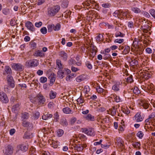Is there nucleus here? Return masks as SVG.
Listing matches in <instances>:
<instances>
[{
	"mask_svg": "<svg viewBox=\"0 0 155 155\" xmlns=\"http://www.w3.org/2000/svg\"><path fill=\"white\" fill-rule=\"evenodd\" d=\"M74 149L77 150L78 151H81L83 149L81 145L80 144L74 145Z\"/></svg>",
	"mask_w": 155,
	"mask_h": 155,
	"instance_id": "20",
	"label": "nucleus"
},
{
	"mask_svg": "<svg viewBox=\"0 0 155 155\" xmlns=\"http://www.w3.org/2000/svg\"><path fill=\"white\" fill-rule=\"evenodd\" d=\"M124 34H122V33L120 31H117L115 34V36L116 37H117L119 36L123 37L124 36Z\"/></svg>",
	"mask_w": 155,
	"mask_h": 155,
	"instance_id": "50",
	"label": "nucleus"
},
{
	"mask_svg": "<svg viewBox=\"0 0 155 155\" xmlns=\"http://www.w3.org/2000/svg\"><path fill=\"white\" fill-rule=\"evenodd\" d=\"M60 9V6L58 5H54L48 9V13L49 16H54L59 11Z\"/></svg>",
	"mask_w": 155,
	"mask_h": 155,
	"instance_id": "1",
	"label": "nucleus"
},
{
	"mask_svg": "<svg viewBox=\"0 0 155 155\" xmlns=\"http://www.w3.org/2000/svg\"><path fill=\"white\" fill-rule=\"evenodd\" d=\"M136 121L137 122L141 121L143 120V118L141 117V115L139 113H137L135 116Z\"/></svg>",
	"mask_w": 155,
	"mask_h": 155,
	"instance_id": "18",
	"label": "nucleus"
},
{
	"mask_svg": "<svg viewBox=\"0 0 155 155\" xmlns=\"http://www.w3.org/2000/svg\"><path fill=\"white\" fill-rule=\"evenodd\" d=\"M13 148L12 146L10 145L7 146L4 152V155H11L13 153Z\"/></svg>",
	"mask_w": 155,
	"mask_h": 155,
	"instance_id": "7",
	"label": "nucleus"
},
{
	"mask_svg": "<svg viewBox=\"0 0 155 155\" xmlns=\"http://www.w3.org/2000/svg\"><path fill=\"white\" fill-rule=\"evenodd\" d=\"M82 132L85 133L91 136H93L95 135V133L93 131H92L91 130L88 129L87 128L82 129Z\"/></svg>",
	"mask_w": 155,
	"mask_h": 155,
	"instance_id": "13",
	"label": "nucleus"
},
{
	"mask_svg": "<svg viewBox=\"0 0 155 155\" xmlns=\"http://www.w3.org/2000/svg\"><path fill=\"white\" fill-rule=\"evenodd\" d=\"M125 79L126 80L125 81L127 82V83H131L134 81V80L133 79V76L131 75H130L127 78H125Z\"/></svg>",
	"mask_w": 155,
	"mask_h": 155,
	"instance_id": "27",
	"label": "nucleus"
},
{
	"mask_svg": "<svg viewBox=\"0 0 155 155\" xmlns=\"http://www.w3.org/2000/svg\"><path fill=\"white\" fill-rule=\"evenodd\" d=\"M25 26L29 30L32 32H33L35 31V28L32 23L29 21H27L25 23Z\"/></svg>",
	"mask_w": 155,
	"mask_h": 155,
	"instance_id": "9",
	"label": "nucleus"
},
{
	"mask_svg": "<svg viewBox=\"0 0 155 155\" xmlns=\"http://www.w3.org/2000/svg\"><path fill=\"white\" fill-rule=\"evenodd\" d=\"M60 24L59 23H58L55 26L54 25V27H53V29L55 31H58L60 29Z\"/></svg>",
	"mask_w": 155,
	"mask_h": 155,
	"instance_id": "39",
	"label": "nucleus"
},
{
	"mask_svg": "<svg viewBox=\"0 0 155 155\" xmlns=\"http://www.w3.org/2000/svg\"><path fill=\"white\" fill-rule=\"evenodd\" d=\"M58 136L59 137L61 136L64 133V131L61 129H59L57 130Z\"/></svg>",
	"mask_w": 155,
	"mask_h": 155,
	"instance_id": "48",
	"label": "nucleus"
},
{
	"mask_svg": "<svg viewBox=\"0 0 155 155\" xmlns=\"http://www.w3.org/2000/svg\"><path fill=\"white\" fill-rule=\"evenodd\" d=\"M27 62L28 63L29 66H37L35 61L34 60L28 61Z\"/></svg>",
	"mask_w": 155,
	"mask_h": 155,
	"instance_id": "31",
	"label": "nucleus"
},
{
	"mask_svg": "<svg viewBox=\"0 0 155 155\" xmlns=\"http://www.w3.org/2000/svg\"><path fill=\"white\" fill-rule=\"evenodd\" d=\"M21 117L24 119H28L29 117V114L27 112H24L22 114Z\"/></svg>",
	"mask_w": 155,
	"mask_h": 155,
	"instance_id": "36",
	"label": "nucleus"
},
{
	"mask_svg": "<svg viewBox=\"0 0 155 155\" xmlns=\"http://www.w3.org/2000/svg\"><path fill=\"white\" fill-rule=\"evenodd\" d=\"M59 56L61 58V59L64 61H66L68 58L67 54L64 51H61L59 52Z\"/></svg>",
	"mask_w": 155,
	"mask_h": 155,
	"instance_id": "12",
	"label": "nucleus"
},
{
	"mask_svg": "<svg viewBox=\"0 0 155 155\" xmlns=\"http://www.w3.org/2000/svg\"><path fill=\"white\" fill-rule=\"evenodd\" d=\"M132 145L134 148L138 149H140V142H135L133 143Z\"/></svg>",
	"mask_w": 155,
	"mask_h": 155,
	"instance_id": "29",
	"label": "nucleus"
},
{
	"mask_svg": "<svg viewBox=\"0 0 155 155\" xmlns=\"http://www.w3.org/2000/svg\"><path fill=\"white\" fill-rule=\"evenodd\" d=\"M144 135L143 132L142 131H139L137 134V136L140 139H141Z\"/></svg>",
	"mask_w": 155,
	"mask_h": 155,
	"instance_id": "49",
	"label": "nucleus"
},
{
	"mask_svg": "<svg viewBox=\"0 0 155 155\" xmlns=\"http://www.w3.org/2000/svg\"><path fill=\"white\" fill-rule=\"evenodd\" d=\"M20 105L19 103H18L14 105L12 108V110L15 111L18 110L19 109Z\"/></svg>",
	"mask_w": 155,
	"mask_h": 155,
	"instance_id": "32",
	"label": "nucleus"
},
{
	"mask_svg": "<svg viewBox=\"0 0 155 155\" xmlns=\"http://www.w3.org/2000/svg\"><path fill=\"white\" fill-rule=\"evenodd\" d=\"M149 118L152 121H153L155 120V113H152L149 116Z\"/></svg>",
	"mask_w": 155,
	"mask_h": 155,
	"instance_id": "44",
	"label": "nucleus"
},
{
	"mask_svg": "<svg viewBox=\"0 0 155 155\" xmlns=\"http://www.w3.org/2000/svg\"><path fill=\"white\" fill-rule=\"evenodd\" d=\"M85 118L87 120L91 121H94V116H93L91 114H89L86 116Z\"/></svg>",
	"mask_w": 155,
	"mask_h": 155,
	"instance_id": "28",
	"label": "nucleus"
},
{
	"mask_svg": "<svg viewBox=\"0 0 155 155\" xmlns=\"http://www.w3.org/2000/svg\"><path fill=\"white\" fill-rule=\"evenodd\" d=\"M40 116V113L38 112H35L33 115V117L35 119H38Z\"/></svg>",
	"mask_w": 155,
	"mask_h": 155,
	"instance_id": "55",
	"label": "nucleus"
},
{
	"mask_svg": "<svg viewBox=\"0 0 155 155\" xmlns=\"http://www.w3.org/2000/svg\"><path fill=\"white\" fill-rule=\"evenodd\" d=\"M116 111V108L115 107H113L112 108L110 109L109 110H107L108 114H111L114 116L115 115Z\"/></svg>",
	"mask_w": 155,
	"mask_h": 155,
	"instance_id": "17",
	"label": "nucleus"
},
{
	"mask_svg": "<svg viewBox=\"0 0 155 155\" xmlns=\"http://www.w3.org/2000/svg\"><path fill=\"white\" fill-rule=\"evenodd\" d=\"M56 75L53 73V74H51L49 77V78L50 79V82L51 83L53 84L55 81Z\"/></svg>",
	"mask_w": 155,
	"mask_h": 155,
	"instance_id": "21",
	"label": "nucleus"
},
{
	"mask_svg": "<svg viewBox=\"0 0 155 155\" xmlns=\"http://www.w3.org/2000/svg\"><path fill=\"white\" fill-rule=\"evenodd\" d=\"M30 45L31 46V48L33 49H34L36 48V44L33 41H31Z\"/></svg>",
	"mask_w": 155,
	"mask_h": 155,
	"instance_id": "40",
	"label": "nucleus"
},
{
	"mask_svg": "<svg viewBox=\"0 0 155 155\" xmlns=\"http://www.w3.org/2000/svg\"><path fill=\"white\" fill-rule=\"evenodd\" d=\"M152 121H153L152 120L149 118L148 117V118L145 121V125H149L150 122Z\"/></svg>",
	"mask_w": 155,
	"mask_h": 155,
	"instance_id": "63",
	"label": "nucleus"
},
{
	"mask_svg": "<svg viewBox=\"0 0 155 155\" xmlns=\"http://www.w3.org/2000/svg\"><path fill=\"white\" fill-rule=\"evenodd\" d=\"M22 121V125L25 127L28 128L32 126V124L30 122L24 120Z\"/></svg>",
	"mask_w": 155,
	"mask_h": 155,
	"instance_id": "16",
	"label": "nucleus"
},
{
	"mask_svg": "<svg viewBox=\"0 0 155 155\" xmlns=\"http://www.w3.org/2000/svg\"><path fill=\"white\" fill-rule=\"evenodd\" d=\"M7 79L9 85L12 88H14L15 87L14 81L12 76L11 74H8L7 77Z\"/></svg>",
	"mask_w": 155,
	"mask_h": 155,
	"instance_id": "5",
	"label": "nucleus"
},
{
	"mask_svg": "<svg viewBox=\"0 0 155 155\" xmlns=\"http://www.w3.org/2000/svg\"><path fill=\"white\" fill-rule=\"evenodd\" d=\"M12 68L13 69L16 71H21L22 70V66L19 63H13L12 64Z\"/></svg>",
	"mask_w": 155,
	"mask_h": 155,
	"instance_id": "6",
	"label": "nucleus"
},
{
	"mask_svg": "<svg viewBox=\"0 0 155 155\" xmlns=\"http://www.w3.org/2000/svg\"><path fill=\"white\" fill-rule=\"evenodd\" d=\"M34 55L36 57H43L45 56V53L41 50H37L34 53Z\"/></svg>",
	"mask_w": 155,
	"mask_h": 155,
	"instance_id": "11",
	"label": "nucleus"
},
{
	"mask_svg": "<svg viewBox=\"0 0 155 155\" xmlns=\"http://www.w3.org/2000/svg\"><path fill=\"white\" fill-rule=\"evenodd\" d=\"M42 23L41 21H39L38 22H36L35 24V26L37 28H39L42 26Z\"/></svg>",
	"mask_w": 155,
	"mask_h": 155,
	"instance_id": "62",
	"label": "nucleus"
},
{
	"mask_svg": "<svg viewBox=\"0 0 155 155\" xmlns=\"http://www.w3.org/2000/svg\"><path fill=\"white\" fill-rule=\"evenodd\" d=\"M103 39V35L100 33L98 34V35L96 37V40L97 42H99Z\"/></svg>",
	"mask_w": 155,
	"mask_h": 155,
	"instance_id": "35",
	"label": "nucleus"
},
{
	"mask_svg": "<svg viewBox=\"0 0 155 155\" xmlns=\"http://www.w3.org/2000/svg\"><path fill=\"white\" fill-rule=\"evenodd\" d=\"M149 12L150 15L155 19V10L152 9L150 10Z\"/></svg>",
	"mask_w": 155,
	"mask_h": 155,
	"instance_id": "57",
	"label": "nucleus"
},
{
	"mask_svg": "<svg viewBox=\"0 0 155 155\" xmlns=\"http://www.w3.org/2000/svg\"><path fill=\"white\" fill-rule=\"evenodd\" d=\"M52 144L54 147L56 148L58 147L59 143L57 141L53 140L52 141Z\"/></svg>",
	"mask_w": 155,
	"mask_h": 155,
	"instance_id": "45",
	"label": "nucleus"
},
{
	"mask_svg": "<svg viewBox=\"0 0 155 155\" xmlns=\"http://www.w3.org/2000/svg\"><path fill=\"white\" fill-rule=\"evenodd\" d=\"M120 10H116L114 13L113 15L115 17H118L119 18V15L120 14Z\"/></svg>",
	"mask_w": 155,
	"mask_h": 155,
	"instance_id": "61",
	"label": "nucleus"
},
{
	"mask_svg": "<svg viewBox=\"0 0 155 155\" xmlns=\"http://www.w3.org/2000/svg\"><path fill=\"white\" fill-rule=\"evenodd\" d=\"M79 137L83 141H84L87 139V138L83 134H79L78 135Z\"/></svg>",
	"mask_w": 155,
	"mask_h": 155,
	"instance_id": "51",
	"label": "nucleus"
},
{
	"mask_svg": "<svg viewBox=\"0 0 155 155\" xmlns=\"http://www.w3.org/2000/svg\"><path fill=\"white\" fill-rule=\"evenodd\" d=\"M85 65L87 68L89 69H91L92 68V66L91 64L89 61H87L85 63Z\"/></svg>",
	"mask_w": 155,
	"mask_h": 155,
	"instance_id": "54",
	"label": "nucleus"
},
{
	"mask_svg": "<svg viewBox=\"0 0 155 155\" xmlns=\"http://www.w3.org/2000/svg\"><path fill=\"white\" fill-rule=\"evenodd\" d=\"M124 41V40L123 39H115L114 42L115 43H118L119 44H121Z\"/></svg>",
	"mask_w": 155,
	"mask_h": 155,
	"instance_id": "58",
	"label": "nucleus"
},
{
	"mask_svg": "<svg viewBox=\"0 0 155 155\" xmlns=\"http://www.w3.org/2000/svg\"><path fill=\"white\" fill-rule=\"evenodd\" d=\"M133 91L134 94H138L140 93V91L139 88L137 87H134Z\"/></svg>",
	"mask_w": 155,
	"mask_h": 155,
	"instance_id": "41",
	"label": "nucleus"
},
{
	"mask_svg": "<svg viewBox=\"0 0 155 155\" xmlns=\"http://www.w3.org/2000/svg\"><path fill=\"white\" fill-rule=\"evenodd\" d=\"M40 31L42 34H45L47 32V29L45 27H43L41 29Z\"/></svg>",
	"mask_w": 155,
	"mask_h": 155,
	"instance_id": "47",
	"label": "nucleus"
},
{
	"mask_svg": "<svg viewBox=\"0 0 155 155\" xmlns=\"http://www.w3.org/2000/svg\"><path fill=\"white\" fill-rule=\"evenodd\" d=\"M139 103L141 106H143L144 109H147L149 108V110H148L147 111L151 110L152 108H151V106L146 101L141 100Z\"/></svg>",
	"mask_w": 155,
	"mask_h": 155,
	"instance_id": "3",
	"label": "nucleus"
},
{
	"mask_svg": "<svg viewBox=\"0 0 155 155\" xmlns=\"http://www.w3.org/2000/svg\"><path fill=\"white\" fill-rule=\"evenodd\" d=\"M132 11L135 13H138L140 12V9L137 8H132Z\"/></svg>",
	"mask_w": 155,
	"mask_h": 155,
	"instance_id": "60",
	"label": "nucleus"
},
{
	"mask_svg": "<svg viewBox=\"0 0 155 155\" xmlns=\"http://www.w3.org/2000/svg\"><path fill=\"white\" fill-rule=\"evenodd\" d=\"M138 64V61L137 60L134 58L130 59V64L132 66L137 65Z\"/></svg>",
	"mask_w": 155,
	"mask_h": 155,
	"instance_id": "19",
	"label": "nucleus"
},
{
	"mask_svg": "<svg viewBox=\"0 0 155 155\" xmlns=\"http://www.w3.org/2000/svg\"><path fill=\"white\" fill-rule=\"evenodd\" d=\"M134 51L136 52L137 55H140L143 53V48L140 45L134 47Z\"/></svg>",
	"mask_w": 155,
	"mask_h": 155,
	"instance_id": "14",
	"label": "nucleus"
},
{
	"mask_svg": "<svg viewBox=\"0 0 155 155\" xmlns=\"http://www.w3.org/2000/svg\"><path fill=\"white\" fill-rule=\"evenodd\" d=\"M53 27H54V24L49 25H48L47 28L48 29V32H51L52 31L53 29Z\"/></svg>",
	"mask_w": 155,
	"mask_h": 155,
	"instance_id": "43",
	"label": "nucleus"
},
{
	"mask_svg": "<svg viewBox=\"0 0 155 155\" xmlns=\"http://www.w3.org/2000/svg\"><path fill=\"white\" fill-rule=\"evenodd\" d=\"M3 13L5 15H8L9 12V10L7 8H4L2 10Z\"/></svg>",
	"mask_w": 155,
	"mask_h": 155,
	"instance_id": "56",
	"label": "nucleus"
},
{
	"mask_svg": "<svg viewBox=\"0 0 155 155\" xmlns=\"http://www.w3.org/2000/svg\"><path fill=\"white\" fill-rule=\"evenodd\" d=\"M5 71L6 74H10L12 72L10 68L7 66L5 67Z\"/></svg>",
	"mask_w": 155,
	"mask_h": 155,
	"instance_id": "34",
	"label": "nucleus"
},
{
	"mask_svg": "<svg viewBox=\"0 0 155 155\" xmlns=\"http://www.w3.org/2000/svg\"><path fill=\"white\" fill-rule=\"evenodd\" d=\"M56 92H54L52 91L50 92L49 94V96L51 99H54L56 96Z\"/></svg>",
	"mask_w": 155,
	"mask_h": 155,
	"instance_id": "38",
	"label": "nucleus"
},
{
	"mask_svg": "<svg viewBox=\"0 0 155 155\" xmlns=\"http://www.w3.org/2000/svg\"><path fill=\"white\" fill-rule=\"evenodd\" d=\"M54 118L56 120V121H58V120L59 119V115H58V113L56 112L54 114Z\"/></svg>",
	"mask_w": 155,
	"mask_h": 155,
	"instance_id": "64",
	"label": "nucleus"
},
{
	"mask_svg": "<svg viewBox=\"0 0 155 155\" xmlns=\"http://www.w3.org/2000/svg\"><path fill=\"white\" fill-rule=\"evenodd\" d=\"M52 116L53 115L51 114H44V115L42 116V118L43 120H46L51 118Z\"/></svg>",
	"mask_w": 155,
	"mask_h": 155,
	"instance_id": "24",
	"label": "nucleus"
},
{
	"mask_svg": "<svg viewBox=\"0 0 155 155\" xmlns=\"http://www.w3.org/2000/svg\"><path fill=\"white\" fill-rule=\"evenodd\" d=\"M130 51V47L128 46H125L124 48L123 51V54H126L129 52Z\"/></svg>",
	"mask_w": 155,
	"mask_h": 155,
	"instance_id": "26",
	"label": "nucleus"
},
{
	"mask_svg": "<svg viewBox=\"0 0 155 155\" xmlns=\"http://www.w3.org/2000/svg\"><path fill=\"white\" fill-rule=\"evenodd\" d=\"M38 104L42 105L45 104L46 99L45 97L41 93H39L36 96Z\"/></svg>",
	"mask_w": 155,
	"mask_h": 155,
	"instance_id": "2",
	"label": "nucleus"
},
{
	"mask_svg": "<svg viewBox=\"0 0 155 155\" xmlns=\"http://www.w3.org/2000/svg\"><path fill=\"white\" fill-rule=\"evenodd\" d=\"M76 62V61L72 58H71L68 61V64L70 65L74 64Z\"/></svg>",
	"mask_w": 155,
	"mask_h": 155,
	"instance_id": "53",
	"label": "nucleus"
},
{
	"mask_svg": "<svg viewBox=\"0 0 155 155\" xmlns=\"http://www.w3.org/2000/svg\"><path fill=\"white\" fill-rule=\"evenodd\" d=\"M90 50L91 53L89 54V56L93 58L94 57L97 52V49L96 46L93 45L92 46Z\"/></svg>",
	"mask_w": 155,
	"mask_h": 155,
	"instance_id": "8",
	"label": "nucleus"
},
{
	"mask_svg": "<svg viewBox=\"0 0 155 155\" xmlns=\"http://www.w3.org/2000/svg\"><path fill=\"white\" fill-rule=\"evenodd\" d=\"M60 124L63 126L66 127L68 125V123L66 119L65 118L62 119L60 122Z\"/></svg>",
	"mask_w": 155,
	"mask_h": 155,
	"instance_id": "23",
	"label": "nucleus"
},
{
	"mask_svg": "<svg viewBox=\"0 0 155 155\" xmlns=\"http://www.w3.org/2000/svg\"><path fill=\"white\" fill-rule=\"evenodd\" d=\"M147 88L148 90L151 91L153 90V85L152 84H148L147 85Z\"/></svg>",
	"mask_w": 155,
	"mask_h": 155,
	"instance_id": "59",
	"label": "nucleus"
},
{
	"mask_svg": "<svg viewBox=\"0 0 155 155\" xmlns=\"http://www.w3.org/2000/svg\"><path fill=\"white\" fill-rule=\"evenodd\" d=\"M56 61L57 65L59 68V70H62L63 68V65L61 63V61L60 60L57 59Z\"/></svg>",
	"mask_w": 155,
	"mask_h": 155,
	"instance_id": "22",
	"label": "nucleus"
},
{
	"mask_svg": "<svg viewBox=\"0 0 155 155\" xmlns=\"http://www.w3.org/2000/svg\"><path fill=\"white\" fill-rule=\"evenodd\" d=\"M63 111L64 113L66 114L71 113V111L70 108L68 107H66L64 108L63 109Z\"/></svg>",
	"mask_w": 155,
	"mask_h": 155,
	"instance_id": "33",
	"label": "nucleus"
},
{
	"mask_svg": "<svg viewBox=\"0 0 155 155\" xmlns=\"http://www.w3.org/2000/svg\"><path fill=\"white\" fill-rule=\"evenodd\" d=\"M97 91L99 93H101L103 92L104 89L101 87L100 86H97L96 87Z\"/></svg>",
	"mask_w": 155,
	"mask_h": 155,
	"instance_id": "42",
	"label": "nucleus"
},
{
	"mask_svg": "<svg viewBox=\"0 0 155 155\" xmlns=\"http://www.w3.org/2000/svg\"><path fill=\"white\" fill-rule=\"evenodd\" d=\"M101 53L103 55V58L104 60H107L110 58L111 56L110 54L106 53L103 51L101 52Z\"/></svg>",
	"mask_w": 155,
	"mask_h": 155,
	"instance_id": "25",
	"label": "nucleus"
},
{
	"mask_svg": "<svg viewBox=\"0 0 155 155\" xmlns=\"http://www.w3.org/2000/svg\"><path fill=\"white\" fill-rule=\"evenodd\" d=\"M112 89L115 91H118L119 90V85L117 84H115L112 86Z\"/></svg>",
	"mask_w": 155,
	"mask_h": 155,
	"instance_id": "52",
	"label": "nucleus"
},
{
	"mask_svg": "<svg viewBox=\"0 0 155 155\" xmlns=\"http://www.w3.org/2000/svg\"><path fill=\"white\" fill-rule=\"evenodd\" d=\"M47 81V78L45 77H41L40 79V81L41 83H44L46 82Z\"/></svg>",
	"mask_w": 155,
	"mask_h": 155,
	"instance_id": "46",
	"label": "nucleus"
},
{
	"mask_svg": "<svg viewBox=\"0 0 155 155\" xmlns=\"http://www.w3.org/2000/svg\"><path fill=\"white\" fill-rule=\"evenodd\" d=\"M58 74L59 77L62 79L64 77V73L63 71H61V70H59L58 72Z\"/></svg>",
	"mask_w": 155,
	"mask_h": 155,
	"instance_id": "37",
	"label": "nucleus"
},
{
	"mask_svg": "<svg viewBox=\"0 0 155 155\" xmlns=\"http://www.w3.org/2000/svg\"><path fill=\"white\" fill-rule=\"evenodd\" d=\"M19 149L23 151H26L28 149V145L27 144H22L18 146Z\"/></svg>",
	"mask_w": 155,
	"mask_h": 155,
	"instance_id": "15",
	"label": "nucleus"
},
{
	"mask_svg": "<svg viewBox=\"0 0 155 155\" xmlns=\"http://www.w3.org/2000/svg\"><path fill=\"white\" fill-rule=\"evenodd\" d=\"M116 144H117L118 147L120 148L121 149L124 148V141L120 138L118 137L117 138V141L116 142Z\"/></svg>",
	"mask_w": 155,
	"mask_h": 155,
	"instance_id": "10",
	"label": "nucleus"
},
{
	"mask_svg": "<svg viewBox=\"0 0 155 155\" xmlns=\"http://www.w3.org/2000/svg\"><path fill=\"white\" fill-rule=\"evenodd\" d=\"M0 101L3 103H7L8 102V99L5 93L2 92L0 95Z\"/></svg>",
	"mask_w": 155,
	"mask_h": 155,
	"instance_id": "4",
	"label": "nucleus"
},
{
	"mask_svg": "<svg viewBox=\"0 0 155 155\" xmlns=\"http://www.w3.org/2000/svg\"><path fill=\"white\" fill-rule=\"evenodd\" d=\"M140 45H138V39L135 38L133 41V43L132 44V46L134 48Z\"/></svg>",
	"mask_w": 155,
	"mask_h": 155,
	"instance_id": "30",
	"label": "nucleus"
}]
</instances>
